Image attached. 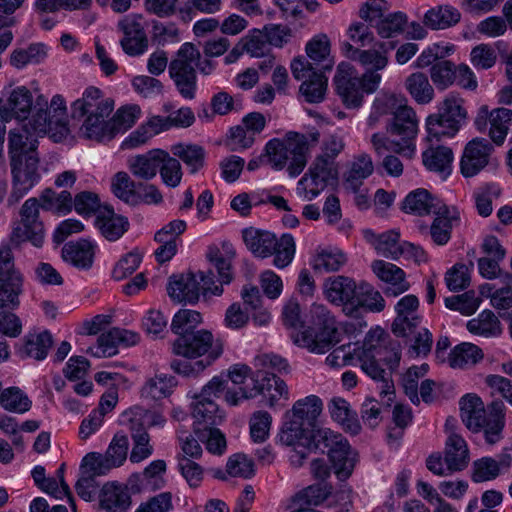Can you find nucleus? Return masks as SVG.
<instances>
[{"instance_id":"obj_26","label":"nucleus","mask_w":512,"mask_h":512,"mask_svg":"<svg viewBox=\"0 0 512 512\" xmlns=\"http://www.w3.org/2000/svg\"><path fill=\"white\" fill-rule=\"evenodd\" d=\"M192 416L195 419L194 432L198 437H204V432L213 426L220 424L223 416L218 413V406L213 400L193 396Z\"/></svg>"},{"instance_id":"obj_35","label":"nucleus","mask_w":512,"mask_h":512,"mask_svg":"<svg viewBox=\"0 0 512 512\" xmlns=\"http://www.w3.org/2000/svg\"><path fill=\"white\" fill-rule=\"evenodd\" d=\"M396 47L395 41H380L367 50H362L357 62L367 67V71H378L386 68L389 62L388 54Z\"/></svg>"},{"instance_id":"obj_55","label":"nucleus","mask_w":512,"mask_h":512,"mask_svg":"<svg viewBox=\"0 0 512 512\" xmlns=\"http://www.w3.org/2000/svg\"><path fill=\"white\" fill-rule=\"evenodd\" d=\"M328 409L332 419L340 423L346 430L351 433H358L360 425L358 424L355 413L350 409L349 403L343 398H333Z\"/></svg>"},{"instance_id":"obj_27","label":"nucleus","mask_w":512,"mask_h":512,"mask_svg":"<svg viewBox=\"0 0 512 512\" xmlns=\"http://www.w3.org/2000/svg\"><path fill=\"white\" fill-rule=\"evenodd\" d=\"M247 248L260 258H267L275 252L278 239L274 234L265 230L249 227L242 232Z\"/></svg>"},{"instance_id":"obj_50","label":"nucleus","mask_w":512,"mask_h":512,"mask_svg":"<svg viewBox=\"0 0 512 512\" xmlns=\"http://www.w3.org/2000/svg\"><path fill=\"white\" fill-rule=\"evenodd\" d=\"M39 200L43 210L57 214H67L73 207L72 195L66 190L56 193L53 189L46 188L40 194Z\"/></svg>"},{"instance_id":"obj_54","label":"nucleus","mask_w":512,"mask_h":512,"mask_svg":"<svg viewBox=\"0 0 512 512\" xmlns=\"http://www.w3.org/2000/svg\"><path fill=\"white\" fill-rule=\"evenodd\" d=\"M467 329L470 333L483 337H493L501 333L500 321L490 310H484L477 318L469 320Z\"/></svg>"},{"instance_id":"obj_40","label":"nucleus","mask_w":512,"mask_h":512,"mask_svg":"<svg viewBox=\"0 0 512 512\" xmlns=\"http://www.w3.org/2000/svg\"><path fill=\"white\" fill-rule=\"evenodd\" d=\"M100 505L107 512H126L131 505V497L127 487L115 483L103 486Z\"/></svg>"},{"instance_id":"obj_45","label":"nucleus","mask_w":512,"mask_h":512,"mask_svg":"<svg viewBox=\"0 0 512 512\" xmlns=\"http://www.w3.org/2000/svg\"><path fill=\"white\" fill-rule=\"evenodd\" d=\"M460 19L458 9L445 5L428 10L424 16V23L431 29L440 30L456 25Z\"/></svg>"},{"instance_id":"obj_52","label":"nucleus","mask_w":512,"mask_h":512,"mask_svg":"<svg viewBox=\"0 0 512 512\" xmlns=\"http://www.w3.org/2000/svg\"><path fill=\"white\" fill-rule=\"evenodd\" d=\"M47 56V48L44 44L35 43L29 45L27 48L15 49L10 56V64L17 68L22 69L30 64H39Z\"/></svg>"},{"instance_id":"obj_18","label":"nucleus","mask_w":512,"mask_h":512,"mask_svg":"<svg viewBox=\"0 0 512 512\" xmlns=\"http://www.w3.org/2000/svg\"><path fill=\"white\" fill-rule=\"evenodd\" d=\"M419 300L415 295L402 297L395 306L397 313L393 323L392 332L397 337H408L419 327L421 318L417 313Z\"/></svg>"},{"instance_id":"obj_59","label":"nucleus","mask_w":512,"mask_h":512,"mask_svg":"<svg viewBox=\"0 0 512 512\" xmlns=\"http://www.w3.org/2000/svg\"><path fill=\"white\" fill-rule=\"evenodd\" d=\"M172 152L187 165L192 174L198 172L204 166L205 151L199 145L177 144L172 147Z\"/></svg>"},{"instance_id":"obj_3","label":"nucleus","mask_w":512,"mask_h":512,"mask_svg":"<svg viewBox=\"0 0 512 512\" xmlns=\"http://www.w3.org/2000/svg\"><path fill=\"white\" fill-rule=\"evenodd\" d=\"M460 405L462 421L470 431L483 430L486 442L491 445L501 439L505 425L503 401H492L486 410L480 397L467 394L461 399Z\"/></svg>"},{"instance_id":"obj_53","label":"nucleus","mask_w":512,"mask_h":512,"mask_svg":"<svg viewBox=\"0 0 512 512\" xmlns=\"http://www.w3.org/2000/svg\"><path fill=\"white\" fill-rule=\"evenodd\" d=\"M111 188L114 195L127 204L136 205L140 202V194L137 193L138 185L126 172L115 174Z\"/></svg>"},{"instance_id":"obj_58","label":"nucleus","mask_w":512,"mask_h":512,"mask_svg":"<svg viewBox=\"0 0 512 512\" xmlns=\"http://www.w3.org/2000/svg\"><path fill=\"white\" fill-rule=\"evenodd\" d=\"M202 323V316L198 311L180 309L172 318L171 331L177 337L188 333H195L196 328Z\"/></svg>"},{"instance_id":"obj_29","label":"nucleus","mask_w":512,"mask_h":512,"mask_svg":"<svg viewBox=\"0 0 512 512\" xmlns=\"http://www.w3.org/2000/svg\"><path fill=\"white\" fill-rule=\"evenodd\" d=\"M95 225L107 240L115 241L128 230L129 222L126 217L118 215L112 209L105 207L98 211Z\"/></svg>"},{"instance_id":"obj_1","label":"nucleus","mask_w":512,"mask_h":512,"mask_svg":"<svg viewBox=\"0 0 512 512\" xmlns=\"http://www.w3.org/2000/svg\"><path fill=\"white\" fill-rule=\"evenodd\" d=\"M320 131L313 127L305 132L288 131L282 138H273L265 145L267 163L272 169L286 168L290 177H297L305 169L311 150L320 142Z\"/></svg>"},{"instance_id":"obj_25","label":"nucleus","mask_w":512,"mask_h":512,"mask_svg":"<svg viewBox=\"0 0 512 512\" xmlns=\"http://www.w3.org/2000/svg\"><path fill=\"white\" fill-rule=\"evenodd\" d=\"M167 290L169 296L179 303H195L201 292L200 282L192 272L170 277Z\"/></svg>"},{"instance_id":"obj_6","label":"nucleus","mask_w":512,"mask_h":512,"mask_svg":"<svg viewBox=\"0 0 512 512\" xmlns=\"http://www.w3.org/2000/svg\"><path fill=\"white\" fill-rule=\"evenodd\" d=\"M381 79L382 76L375 71H366L360 77L350 63L341 62L337 66L334 85L347 108H358L362 105L364 94L375 92Z\"/></svg>"},{"instance_id":"obj_47","label":"nucleus","mask_w":512,"mask_h":512,"mask_svg":"<svg viewBox=\"0 0 512 512\" xmlns=\"http://www.w3.org/2000/svg\"><path fill=\"white\" fill-rule=\"evenodd\" d=\"M422 161L430 171L449 174L453 152L446 146L430 147L423 152Z\"/></svg>"},{"instance_id":"obj_14","label":"nucleus","mask_w":512,"mask_h":512,"mask_svg":"<svg viewBox=\"0 0 512 512\" xmlns=\"http://www.w3.org/2000/svg\"><path fill=\"white\" fill-rule=\"evenodd\" d=\"M260 370L251 373L247 365H234L229 371V378L233 387H229L224 394L225 401L236 406L243 400L255 398L259 390L255 389L257 377H260Z\"/></svg>"},{"instance_id":"obj_12","label":"nucleus","mask_w":512,"mask_h":512,"mask_svg":"<svg viewBox=\"0 0 512 512\" xmlns=\"http://www.w3.org/2000/svg\"><path fill=\"white\" fill-rule=\"evenodd\" d=\"M387 132L401 139L402 145H398L396 153L412 158L415 152L413 140L417 134V119L414 110L406 105H399L387 125Z\"/></svg>"},{"instance_id":"obj_23","label":"nucleus","mask_w":512,"mask_h":512,"mask_svg":"<svg viewBox=\"0 0 512 512\" xmlns=\"http://www.w3.org/2000/svg\"><path fill=\"white\" fill-rule=\"evenodd\" d=\"M402 209L406 213L418 216L448 212V207L425 189H417L409 193L403 201Z\"/></svg>"},{"instance_id":"obj_42","label":"nucleus","mask_w":512,"mask_h":512,"mask_svg":"<svg viewBox=\"0 0 512 512\" xmlns=\"http://www.w3.org/2000/svg\"><path fill=\"white\" fill-rule=\"evenodd\" d=\"M306 53L309 62L316 70L329 71L333 67V60L330 58V42L326 35L314 37L306 45Z\"/></svg>"},{"instance_id":"obj_49","label":"nucleus","mask_w":512,"mask_h":512,"mask_svg":"<svg viewBox=\"0 0 512 512\" xmlns=\"http://www.w3.org/2000/svg\"><path fill=\"white\" fill-rule=\"evenodd\" d=\"M332 490V486L325 482L313 484L297 492L292 501L299 507L318 506L332 494Z\"/></svg>"},{"instance_id":"obj_62","label":"nucleus","mask_w":512,"mask_h":512,"mask_svg":"<svg viewBox=\"0 0 512 512\" xmlns=\"http://www.w3.org/2000/svg\"><path fill=\"white\" fill-rule=\"evenodd\" d=\"M457 220L448 209L447 213L436 214L430 226L429 232L433 242L437 245H445L451 238L453 221Z\"/></svg>"},{"instance_id":"obj_4","label":"nucleus","mask_w":512,"mask_h":512,"mask_svg":"<svg viewBox=\"0 0 512 512\" xmlns=\"http://www.w3.org/2000/svg\"><path fill=\"white\" fill-rule=\"evenodd\" d=\"M195 67L204 75L214 70L213 62L207 59L201 61V54L194 44L186 42L177 51L175 58L169 64V75L178 93L187 100H192L197 92V74Z\"/></svg>"},{"instance_id":"obj_34","label":"nucleus","mask_w":512,"mask_h":512,"mask_svg":"<svg viewBox=\"0 0 512 512\" xmlns=\"http://www.w3.org/2000/svg\"><path fill=\"white\" fill-rule=\"evenodd\" d=\"M170 129L168 117L152 116L148 121L132 132L123 142L122 147L134 148L145 144L153 136Z\"/></svg>"},{"instance_id":"obj_43","label":"nucleus","mask_w":512,"mask_h":512,"mask_svg":"<svg viewBox=\"0 0 512 512\" xmlns=\"http://www.w3.org/2000/svg\"><path fill=\"white\" fill-rule=\"evenodd\" d=\"M130 432L134 443L130 454V461L139 463L152 455L153 447L150 445L149 434L140 420L132 419L130 421Z\"/></svg>"},{"instance_id":"obj_60","label":"nucleus","mask_w":512,"mask_h":512,"mask_svg":"<svg viewBox=\"0 0 512 512\" xmlns=\"http://www.w3.org/2000/svg\"><path fill=\"white\" fill-rule=\"evenodd\" d=\"M158 171L162 182L167 187L176 188L180 185L183 176L181 164L178 159L170 156V154L164 150Z\"/></svg>"},{"instance_id":"obj_44","label":"nucleus","mask_w":512,"mask_h":512,"mask_svg":"<svg viewBox=\"0 0 512 512\" xmlns=\"http://www.w3.org/2000/svg\"><path fill=\"white\" fill-rule=\"evenodd\" d=\"M483 358L482 350L472 343H461L455 346L449 354V366L463 369L474 366Z\"/></svg>"},{"instance_id":"obj_31","label":"nucleus","mask_w":512,"mask_h":512,"mask_svg":"<svg viewBox=\"0 0 512 512\" xmlns=\"http://www.w3.org/2000/svg\"><path fill=\"white\" fill-rule=\"evenodd\" d=\"M322 401L318 396L310 395L296 401L285 414L310 429H314L317 418L322 412Z\"/></svg>"},{"instance_id":"obj_37","label":"nucleus","mask_w":512,"mask_h":512,"mask_svg":"<svg viewBox=\"0 0 512 512\" xmlns=\"http://www.w3.org/2000/svg\"><path fill=\"white\" fill-rule=\"evenodd\" d=\"M53 344V338L49 331L41 333H29L23 339V344L18 349L21 358H33L43 360Z\"/></svg>"},{"instance_id":"obj_51","label":"nucleus","mask_w":512,"mask_h":512,"mask_svg":"<svg viewBox=\"0 0 512 512\" xmlns=\"http://www.w3.org/2000/svg\"><path fill=\"white\" fill-rule=\"evenodd\" d=\"M512 126V110L507 108H497L490 112L489 135L492 141L501 145Z\"/></svg>"},{"instance_id":"obj_13","label":"nucleus","mask_w":512,"mask_h":512,"mask_svg":"<svg viewBox=\"0 0 512 512\" xmlns=\"http://www.w3.org/2000/svg\"><path fill=\"white\" fill-rule=\"evenodd\" d=\"M494 146L484 138L469 141L460 160V171L465 178L478 175L485 167L494 164Z\"/></svg>"},{"instance_id":"obj_22","label":"nucleus","mask_w":512,"mask_h":512,"mask_svg":"<svg viewBox=\"0 0 512 512\" xmlns=\"http://www.w3.org/2000/svg\"><path fill=\"white\" fill-rule=\"evenodd\" d=\"M38 136L28 125H21L8 132L9 159L21 158L38 153Z\"/></svg>"},{"instance_id":"obj_20","label":"nucleus","mask_w":512,"mask_h":512,"mask_svg":"<svg viewBox=\"0 0 512 512\" xmlns=\"http://www.w3.org/2000/svg\"><path fill=\"white\" fill-rule=\"evenodd\" d=\"M332 178V168L313 162L308 172L298 181L297 192L304 199L311 201L327 187Z\"/></svg>"},{"instance_id":"obj_46","label":"nucleus","mask_w":512,"mask_h":512,"mask_svg":"<svg viewBox=\"0 0 512 512\" xmlns=\"http://www.w3.org/2000/svg\"><path fill=\"white\" fill-rule=\"evenodd\" d=\"M354 304L355 315L353 317H357L362 308L371 312H381L385 308V300L381 293L366 282L358 284V292Z\"/></svg>"},{"instance_id":"obj_19","label":"nucleus","mask_w":512,"mask_h":512,"mask_svg":"<svg viewBox=\"0 0 512 512\" xmlns=\"http://www.w3.org/2000/svg\"><path fill=\"white\" fill-rule=\"evenodd\" d=\"M33 105V96L25 86H18L8 92L6 100H0V115L5 121L12 118L27 119Z\"/></svg>"},{"instance_id":"obj_16","label":"nucleus","mask_w":512,"mask_h":512,"mask_svg":"<svg viewBox=\"0 0 512 512\" xmlns=\"http://www.w3.org/2000/svg\"><path fill=\"white\" fill-rule=\"evenodd\" d=\"M326 298L336 305H341L347 316L355 315V299L358 292L356 282L345 276L329 278L324 283Z\"/></svg>"},{"instance_id":"obj_63","label":"nucleus","mask_w":512,"mask_h":512,"mask_svg":"<svg viewBox=\"0 0 512 512\" xmlns=\"http://www.w3.org/2000/svg\"><path fill=\"white\" fill-rule=\"evenodd\" d=\"M346 256L340 250H322L313 260V269L319 272L338 271L345 263Z\"/></svg>"},{"instance_id":"obj_57","label":"nucleus","mask_w":512,"mask_h":512,"mask_svg":"<svg viewBox=\"0 0 512 512\" xmlns=\"http://www.w3.org/2000/svg\"><path fill=\"white\" fill-rule=\"evenodd\" d=\"M345 437L329 428L312 429L309 438V445L306 449L320 450L321 452L327 451L329 454L332 449L336 448L338 444L344 443Z\"/></svg>"},{"instance_id":"obj_7","label":"nucleus","mask_w":512,"mask_h":512,"mask_svg":"<svg viewBox=\"0 0 512 512\" xmlns=\"http://www.w3.org/2000/svg\"><path fill=\"white\" fill-rule=\"evenodd\" d=\"M467 113L463 107V99L450 94L439 106L438 112L431 114L426 119L427 138L429 141L457 134L466 119Z\"/></svg>"},{"instance_id":"obj_48","label":"nucleus","mask_w":512,"mask_h":512,"mask_svg":"<svg viewBox=\"0 0 512 512\" xmlns=\"http://www.w3.org/2000/svg\"><path fill=\"white\" fill-rule=\"evenodd\" d=\"M176 385L177 381L174 376L156 374L146 381L142 387L141 393L143 397L160 400L169 397Z\"/></svg>"},{"instance_id":"obj_33","label":"nucleus","mask_w":512,"mask_h":512,"mask_svg":"<svg viewBox=\"0 0 512 512\" xmlns=\"http://www.w3.org/2000/svg\"><path fill=\"white\" fill-rule=\"evenodd\" d=\"M312 429L300 422L295 421L292 418L284 415V422L279 432V441L281 444L287 447L303 448L306 449L309 445V438L311 436Z\"/></svg>"},{"instance_id":"obj_30","label":"nucleus","mask_w":512,"mask_h":512,"mask_svg":"<svg viewBox=\"0 0 512 512\" xmlns=\"http://www.w3.org/2000/svg\"><path fill=\"white\" fill-rule=\"evenodd\" d=\"M444 461L450 473L465 469L469 463L467 444L455 432H450L446 440Z\"/></svg>"},{"instance_id":"obj_9","label":"nucleus","mask_w":512,"mask_h":512,"mask_svg":"<svg viewBox=\"0 0 512 512\" xmlns=\"http://www.w3.org/2000/svg\"><path fill=\"white\" fill-rule=\"evenodd\" d=\"M23 290V277L15 268L14 257L9 247L0 248V308L16 309Z\"/></svg>"},{"instance_id":"obj_10","label":"nucleus","mask_w":512,"mask_h":512,"mask_svg":"<svg viewBox=\"0 0 512 512\" xmlns=\"http://www.w3.org/2000/svg\"><path fill=\"white\" fill-rule=\"evenodd\" d=\"M12 191L9 201L18 202L41 179L39 154L10 159Z\"/></svg>"},{"instance_id":"obj_24","label":"nucleus","mask_w":512,"mask_h":512,"mask_svg":"<svg viewBox=\"0 0 512 512\" xmlns=\"http://www.w3.org/2000/svg\"><path fill=\"white\" fill-rule=\"evenodd\" d=\"M358 360L362 371L378 384L380 395L387 397V405H390L395 395L391 373L380 367L375 355H358Z\"/></svg>"},{"instance_id":"obj_61","label":"nucleus","mask_w":512,"mask_h":512,"mask_svg":"<svg viewBox=\"0 0 512 512\" xmlns=\"http://www.w3.org/2000/svg\"><path fill=\"white\" fill-rule=\"evenodd\" d=\"M345 143L341 136L330 134L321 143V153L316 156L313 162L332 168L336 157L344 150Z\"/></svg>"},{"instance_id":"obj_36","label":"nucleus","mask_w":512,"mask_h":512,"mask_svg":"<svg viewBox=\"0 0 512 512\" xmlns=\"http://www.w3.org/2000/svg\"><path fill=\"white\" fill-rule=\"evenodd\" d=\"M162 154V149H153L145 154L130 158L128 160V167L130 172L135 177L143 180L153 179L158 172Z\"/></svg>"},{"instance_id":"obj_15","label":"nucleus","mask_w":512,"mask_h":512,"mask_svg":"<svg viewBox=\"0 0 512 512\" xmlns=\"http://www.w3.org/2000/svg\"><path fill=\"white\" fill-rule=\"evenodd\" d=\"M118 29L123 33L120 41L124 52L130 56L143 54L148 48V39L145 34L143 16L131 14L118 22Z\"/></svg>"},{"instance_id":"obj_8","label":"nucleus","mask_w":512,"mask_h":512,"mask_svg":"<svg viewBox=\"0 0 512 512\" xmlns=\"http://www.w3.org/2000/svg\"><path fill=\"white\" fill-rule=\"evenodd\" d=\"M172 352L186 359H195L206 355L205 364L210 365L223 353L221 340L214 339L212 333L205 329L197 330L177 337L172 343Z\"/></svg>"},{"instance_id":"obj_64","label":"nucleus","mask_w":512,"mask_h":512,"mask_svg":"<svg viewBox=\"0 0 512 512\" xmlns=\"http://www.w3.org/2000/svg\"><path fill=\"white\" fill-rule=\"evenodd\" d=\"M140 115V108L137 105H128L119 108L110 119L113 138L120 132L131 128Z\"/></svg>"},{"instance_id":"obj_21","label":"nucleus","mask_w":512,"mask_h":512,"mask_svg":"<svg viewBox=\"0 0 512 512\" xmlns=\"http://www.w3.org/2000/svg\"><path fill=\"white\" fill-rule=\"evenodd\" d=\"M372 270L381 281L387 284L384 290L386 296L396 297L410 287L405 272L395 264L376 260L372 263Z\"/></svg>"},{"instance_id":"obj_11","label":"nucleus","mask_w":512,"mask_h":512,"mask_svg":"<svg viewBox=\"0 0 512 512\" xmlns=\"http://www.w3.org/2000/svg\"><path fill=\"white\" fill-rule=\"evenodd\" d=\"M294 78L303 80L300 92L309 103H319L324 100L327 90L326 70H316L312 64L304 58L294 59L291 63Z\"/></svg>"},{"instance_id":"obj_38","label":"nucleus","mask_w":512,"mask_h":512,"mask_svg":"<svg viewBox=\"0 0 512 512\" xmlns=\"http://www.w3.org/2000/svg\"><path fill=\"white\" fill-rule=\"evenodd\" d=\"M11 241L15 244L29 241L35 247H41L44 242V227L39 217H21L20 223L12 231Z\"/></svg>"},{"instance_id":"obj_5","label":"nucleus","mask_w":512,"mask_h":512,"mask_svg":"<svg viewBox=\"0 0 512 512\" xmlns=\"http://www.w3.org/2000/svg\"><path fill=\"white\" fill-rule=\"evenodd\" d=\"M310 314L313 325L318 329L307 327L292 333L291 338L294 344L306 348L311 353L324 354L340 342L336 320L322 304H313Z\"/></svg>"},{"instance_id":"obj_2","label":"nucleus","mask_w":512,"mask_h":512,"mask_svg":"<svg viewBox=\"0 0 512 512\" xmlns=\"http://www.w3.org/2000/svg\"><path fill=\"white\" fill-rule=\"evenodd\" d=\"M114 101L104 98L100 89L88 87L71 105L72 118L82 120L79 136L97 142L113 139L110 120Z\"/></svg>"},{"instance_id":"obj_39","label":"nucleus","mask_w":512,"mask_h":512,"mask_svg":"<svg viewBox=\"0 0 512 512\" xmlns=\"http://www.w3.org/2000/svg\"><path fill=\"white\" fill-rule=\"evenodd\" d=\"M328 456L338 479L343 481L351 476L357 461V454L351 449L346 438L344 443L338 444Z\"/></svg>"},{"instance_id":"obj_32","label":"nucleus","mask_w":512,"mask_h":512,"mask_svg":"<svg viewBox=\"0 0 512 512\" xmlns=\"http://www.w3.org/2000/svg\"><path fill=\"white\" fill-rule=\"evenodd\" d=\"M95 255V246L86 239L68 242L62 248V258L79 269L91 268Z\"/></svg>"},{"instance_id":"obj_28","label":"nucleus","mask_w":512,"mask_h":512,"mask_svg":"<svg viewBox=\"0 0 512 512\" xmlns=\"http://www.w3.org/2000/svg\"><path fill=\"white\" fill-rule=\"evenodd\" d=\"M373 171L374 164L368 154L362 153L356 156L344 174L343 188L347 192L358 191L363 186L364 180L371 176Z\"/></svg>"},{"instance_id":"obj_41","label":"nucleus","mask_w":512,"mask_h":512,"mask_svg":"<svg viewBox=\"0 0 512 512\" xmlns=\"http://www.w3.org/2000/svg\"><path fill=\"white\" fill-rule=\"evenodd\" d=\"M260 373L261 376L257 377L258 381L255 389L259 390L257 395H262L270 407H273L281 397L288 398V387L282 379L275 374H269L261 370Z\"/></svg>"},{"instance_id":"obj_17","label":"nucleus","mask_w":512,"mask_h":512,"mask_svg":"<svg viewBox=\"0 0 512 512\" xmlns=\"http://www.w3.org/2000/svg\"><path fill=\"white\" fill-rule=\"evenodd\" d=\"M35 113L28 123L24 125H28L32 132L38 137L45 135L46 133H51L53 129H59V136L57 133H53L52 137L55 141H59L62 137L66 136L68 133V128L66 123L62 122V119L57 115H52L50 110H48V102L43 97H38L35 105Z\"/></svg>"},{"instance_id":"obj_56","label":"nucleus","mask_w":512,"mask_h":512,"mask_svg":"<svg viewBox=\"0 0 512 512\" xmlns=\"http://www.w3.org/2000/svg\"><path fill=\"white\" fill-rule=\"evenodd\" d=\"M405 87L412 98L419 104H428L434 97V89L429 83L427 76L416 72L411 74L405 81Z\"/></svg>"}]
</instances>
